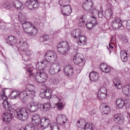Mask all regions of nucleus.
I'll list each match as a JSON object with an SVG mask.
<instances>
[{
    "instance_id": "19",
    "label": "nucleus",
    "mask_w": 130,
    "mask_h": 130,
    "mask_svg": "<svg viewBox=\"0 0 130 130\" xmlns=\"http://www.w3.org/2000/svg\"><path fill=\"white\" fill-rule=\"evenodd\" d=\"M97 25V19L95 18H91L90 21L86 24V28L88 30H91L92 28H94V26Z\"/></svg>"
},
{
    "instance_id": "33",
    "label": "nucleus",
    "mask_w": 130,
    "mask_h": 130,
    "mask_svg": "<svg viewBox=\"0 0 130 130\" xmlns=\"http://www.w3.org/2000/svg\"><path fill=\"white\" fill-rule=\"evenodd\" d=\"M40 107L41 109H43L44 111H48V110H50V108H51V105L49 103H46L44 104H41Z\"/></svg>"
},
{
    "instance_id": "16",
    "label": "nucleus",
    "mask_w": 130,
    "mask_h": 130,
    "mask_svg": "<svg viewBox=\"0 0 130 130\" xmlns=\"http://www.w3.org/2000/svg\"><path fill=\"white\" fill-rule=\"evenodd\" d=\"M61 12L64 16H70L72 14V8L69 5L64 6L61 8Z\"/></svg>"
},
{
    "instance_id": "64",
    "label": "nucleus",
    "mask_w": 130,
    "mask_h": 130,
    "mask_svg": "<svg viewBox=\"0 0 130 130\" xmlns=\"http://www.w3.org/2000/svg\"><path fill=\"white\" fill-rule=\"evenodd\" d=\"M5 22L2 20L0 19V24H4Z\"/></svg>"
},
{
    "instance_id": "31",
    "label": "nucleus",
    "mask_w": 130,
    "mask_h": 130,
    "mask_svg": "<svg viewBox=\"0 0 130 130\" xmlns=\"http://www.w3.org/2000/svg\"><path fill=\"white\" fill-rule=\"evenodd\" d=\"M14 8L17 10H24V5L23 3L19 1H16L14 2Z\"/></svg>"
},
{
    "instance_id": "27",
    "label": "nucleus",
    "mask_w": 130,
    "mask_h": 130,
    "mask_svg": "<svg viewBox=\"0 0 130 130\" xmlns=\"http://www.w3.org/2000/svg\"><path fill=\"white\" fill-rule=\"evenodd\" d=\"M124 100L122 99H118L116 101V105L117 108H123L124 106Z\"/></svg>"
},
{
    "instance_id": "48",
    "label": "nucleus",
    "mask_w": 130,
    "mask_h": 130,
    "mask_svg": "<svg viewBox=\"0 0 130 130\" xmlns=\"http://www.w3.org/2000/svg\"><path fill=\"white\" fill-rule=\"evenodd\" d=\"M99 13V11L97 9H93L92 10V17H91V18H95L96 19V17L98 16Z\"/></svg>"
},
{
    "instance_id": "49",
    "label": "nucleus",
    "mask_w": 130,
    "mask_h": 130,
    "mask_svg": "<svg viewBox=\"0 0 130 130\" xmlns=\"http://www.w3.org/2000/svg\"><path fill=\"white\" fill-rule=\"evenodd\" d=\"M27 92L29 98H34V97H35V94H36L35 90L27 91Z\"/></svg>"
},
{
    "instance_id": "8",
    "label": "nucleus",
    "mask_w": 130,
    "mask_h": 130,
    "mask_svg": "<svg viewBox=\"0 0 130 130\" xmlns=\"http://www.w3.org/2000/svg\"><path fill=\"white\" fill-rule=\"evenodd\" d=\"M111 25L113 30H119L122 27V21L120 18H115L112 20Z\"/></svg>"
},
{
    "instance_id": "6",
    "label": "nucleus",
    "mask_w": 130,
    "mask_h": 130,
    "mask_svg": "<svg viewBox=\"0 0 130 130\" xmlns=\"http://www.w3.org/2000/svg\"><path fill=\"white\" fill-rule=\"evenodd\" d=\"M25 5L26 8L29 10H36L40 7L39 3L34 0H27Z\"/></svg>"
},
{
    "instance_id": "53",
    "label": "nucleus",
    "mask_w": 130,
    "mask_h": 130,
    "mask_svg": "<svg viewBox=\"0 0 130 130\" xmlns=\"http://www.w3.org/2000/svg\"><path fill=\"white\" fill-rule=\"evenodd\" d=\"M25 130H35V127L32 124L26 125Z\"/></svg>"
},
{
    "instance_id": "2",
    "label": "nucleus",
    "mask_w": 130,
    "mask_h": 130,
    "mask_svg": "<svg viewBox=\"0 0 130 130\" xmlns=\"http://www.w3.org/2000/svg\"><path fill=\"white\" fill-rule=\"evenodd\" d=\"M17 47L20 51L23 52L22 58L24 61H28L32 55V51L28 49V44L25 41L18 42Z\"/></svg>"
},
{
    "instance_id": "18",
    "label": "nucleus",
    "mask_w": 130,
    "mask_h": 130,
    "mask_svg": "<svg viewBox=\"0 0 130 130\" xmlns=\"http://www.w3.org/2000/svg\"><path fill=\"white\" fill-rule=\"evenodd\" d=\"M52 94V90L47 89L44 90V92L40 93V96L42 98H54L51 95Z\"/></svg>"
},
{
    "instance_id": "13",
    "label": "nucleus",
    "mask_w": 130,
    "mask_h": 130,
    "mask_svg": "<svg viewBox=\"0 0 130 130\" xmlns=\"http://www.w3.org/2000/svg\"><path fill=\"white\" fill-rule=\"evenodd\" d=\"M50 123L51 122L49 118L47 117H43L42 118V122L40 127H41L42 129H45V128H47V127L50 125Z\"/></svg>"
},
{
    "instance_id": "34",
    "label": "nucleus",
    "mask_w": 130,
    "mask_h": 130,
    "mask_svg": "<svg viewBox=\"0 0 130 130\" xmlns=\"http://www.w3.org/2000/svg\"><path fill=\"white\" fill-rule=\"evenodd\" d=\"M87 42V38L84 36H81L80 37L79 41L78 42V45L83 46L85 45Z\"/></svg>"
},
{
    "instance_id": "51",
    "label": "nucleus",
    "mask_w": 130,
    "mask_h": 130,
    "mask_svg": "<svg viewBox=\"0 0 130 130\" xmlns=\"http://www.w3.org/2000/svg\"><path fill=\"white\" fill-rule=\"evenodd\" d=\"M99 93H102L104 94H107V89L105 87H101L100 90L98 92Z\"/></svg>"
},
{
    "instance_id": "41",
    "label": "nucleus",
    "mask_w": 130,
    "mask_h": 130,
    "mask_svg": "<svg viewBox=\"0 0 130 130\" xmlns=\"http://www.w3.org/2000/svg\"><path fill=\"white\" fill-rule=\"evenodd\" d=\"M11 96L13 99L19 98L20 96V92L17 91H13L11 93Z\"/></svg>"
},
{
    "instance_id": "12",
    "label": "nucleus",
    "mask_w": 130,
    "mask_h": 130,
    "mask_svg": "<svg viewBox=\"0 0 130 130\" xmlns=\"http://www.w3.org/2000/svg\"><path fill=\"white\" fill-rule=\"evenodd\" d=\"M39 108V104L37 102H31L27 106V109L30 112H35Z\"/></svg>"
},
{
    "instance_id": "59",
    "label": "nucleus",
    "mask_w": 130,
    "mask_h": 130,
    "mask_svg": "<svg viewBox=\"0 0 130 130\" xmlns=\"http://www.w3.org/2000/svg\"><path fill=\"white\" fill-rule=\"evenodd\" d=\"M126 28L127 30H130V20H128L126 23Z\"/></svg>"
},
{
    "instance_id": "11",
    "label": "nucleus",
    "mask_w": 130,
    "mask_h": 130,
    "mask_svg": "<svg viewBox=\"0 0 130 130\" xmlns=\"http://www.w3.org/2000/svg\"><path fill=\"white\" fill-rule=\"evenodd\" d=\"M42 121V118H41V117H40V115H39V114H35L32 116V123L34 125H35L36 126H39V127H40Z\"/></svg>"
},
{
    "instance_id": "61",
    "label": "nucleus",
    "mask_w": 130,
    "mask_h": 130,
    "mask_svg": "<svg viewBox=\"0 0 130 130\" xmlns=\"http://www.w3.org/2000/svg\"><path fill=\"white\" fill-rule=\"evenodd\" d=\"M111 43H113V42H114V38L113 37H111Z\"/></svg>"
},
{
    "instance_id": "60",
    "label": "nucleus",
    "mask_w": 130,
    "mask_h": 130,
    "mask_svg": "<svg viewBox=\"0 0 130 130\" xmlns=\"http://www.w3.org/2000/svg\"><path fill=\"white\" fill-rule=\"evenodd\" d=\"M89 114L90 115H94V114H96V112L94 110H92L91 111L89 112Z\"/></svg>"
},
{
    "instance_id": "1",
    "label": "nucleus",
    "mask_w": 130,
    "mask_h": 130,
    "mask_svg": "<svg viewBox=\"0 0 130 130\" xmlns=\"http://www.w3.org/2000/svg\"><path fill=\"white\" fill-rule=\"evenodd\" d=\"M18 20L22 23V28L26 34H28L29 36H35L38 33L37 28L35 26L32 25L31 23L25 22L27 19L26 14L24 13H19L18 16Z\"/></svg>"
},
{
    "instance_id": "42",
    "label": "nucleus",
    "mask_w": 130,
    "mask_h": 130,
    "mask_svg": "<svg viewBox=\"0 0 130 130\" xmlns=\"http://www.w3.org/2000/svg\"><path fill=\"white\" fill-rule=\"evenodd\" d=\"M25 89L27 92H30L31 91H35V86L32 84H28L26 86Z\"/></svg>"
},
{
    "instance_id": "63",
    "label": "nucleus",
    "mask_w": 130,
    "mask_h": 130,
    "mask_svg": "<svg viewBox=\"0 0 130 130\" xmlns=\"http://www.w3.org/2000/svg\"><path fill=\"white\" fill-rule=\"evenodd\" d=\"M109 48L111 49H112L113 48V46H112V45H111V44H109Z\"/></svg>"
},
{
    "instance_id": "62",
    "label": "nucleus",
    "mask_w": 130,
    "mask_h": 130,
    "mask_svg": "<svg viewBox=\"0 0 130 130\" xmlns=\"http://www.w3.org/2000/svg\"><path fill=\"white\" fill-rule=\"evenodd\" d=\"M4 130H11V129H10V127L9 126H6L5 127Z\"/></svg>"
},
{
    "instance_id": "37",
    "label": "nucleus",
    "mask_w": 130,
    "mask_h": 130,
    "mask_svg": "<svg viewBox=\"0 0 130 130\" xmlns=\"http://www.w3.org/2000/svg\"><path fill=\"white\" fill-rule=\"evenodd\" d=\"M45 62V61H41L40 63L37 64L36 67L38 71H44Z\"/></svg>"
},
{
    "instance_id": "28",
    "label": "nucleus",
    "mask_w": 130,
    "mask_h": 130,
    "mask_svg": "<svg viewBox=\"0 0 130 130\" xmlns=\"http://www.w3.org/2000/svg\"><path fill=\"white\" fill-rule=\"evenodd\" d=\"M120 57H121V60L123 62H126V61L128 59L127 52H126V51H124V50L121 51Z\"/></svg>"
},
{
    "instance_id": "56",
    "label": "nucleus",
    "mask_w": 130,
    "mask_h": 130,
    "mask_svg": "<svg viewBox=\"0 0 130 130\" xmlns=\"http://www.w3.org/2000/svg\"><path fill=\"white\" fill-rule=\"evenodd\" d=\"M112 130H122V129L118 125H114L112 127Z\"/></svg>"
},
{
    "instance_id": "24",
    "label": "nucleus",
    "mask_w": 130,
    "mask_h": 130,
    "mask_svg": "<svg viewBox=\"0 0 130 130\" xmlns=\"http://www.w3.org/2000/svg\"><path fill=\"white\" fill-rule=\"evenodd\" d=\"M12 114L9 112H5L3 118V121L5 123H10L12 121Z\"/></svg>"
},
{
    "instance_id": "36",
    "label": "nucleus",
    "mask_w": 130,
    "mask_h": 130,
    "mask_svg": "<svg viewBox=\"0 0 130 130\" xmlns=\"http://www.w3.org/2000/svg\"><path fill=\"white\" fill-rule=\"evenodd\" d=\"M3 105L5 109L8 111H9V110L13 109L12 108V106L8 102V101H4L3 102Z\"/></svg>"
},
{
    "instance_id": "20",
    "label": "nucleus",
    "mask_w": 130,
    "mask_h": 130,
    "mask_svg": "<svg viewBox=\"0 0 130 130\" xmlns=\"http://www.w3.org/2000/svg\"><path fill=\"white\" fill-rule=\"evenodd\" d=\"M68 121V118L64 115H59L57 117V122L59 124L62 125Z\"/></svg>"
},
{
    "instance_id": "40",
    "label": "nucleus",
    "mask_w": 130,
    "mask_h": 130,
    "mask_svg": "<svg viewBox=\"0 0 130 130\" xmlns=\"http://www.w3.org/2000/svg\"><path fill=\"white\" fill-rule=\"evenodd\" d=\"M19 97H20L21 99H22V100H26L27 98H29L28 96V93L27 91H22L19 94Z\"/></svg>"
},
{
    "instance_id": "7",
    "label": "nucleus",
    "mask_w": 130,
    "mask_h": 130,
    "mask_svg": "<svg viewBox=\"0 0 130 130\" xmlns=\"http://www.w3.org/2000/svg\"><path fill=\"white\" fill-rule=\"evenodd\" d=\"M45 58L46 61L49 62H50V61H55L57 59V55L54 51H48L45 55Z\"/></svg>"
},
{
    "instance_id": "39",
    "label": "nucleus",
    "mask_w": 130,
    "mask_h": 130,
    "mask_svg": "<svg viewBox=\"0 0 130 130\" xmlns=\"http://www.w3.org/2000/svg\"><path fill=\"white\" fill-rule=\"evenodd\" d=\"M112 14H113V12H112V10L111 9L107 10L105 13V18H106V19H110V17L112 16Z\"/></svg>"
},
{
    "instance_id": "32",
    "label": "nucleus",
    "mask_w": 130,
    "mask_h": 130,
    "mask_svg": "<svg viewBox=\"0 0 130 130\" xmlns=\"http://www.w3.org/2000/svg\"><path fill=\"white\" fill-rule=\"evenodd\" d=\"M113 84L116 88V89H121L122 88V85H121V82H120V80L117 78H115L113 79Z\"/></svg>"
},
{
    "instance_id": "29",
    "label": "nucleus",
    "mask_w": 130,
    "mask_h": 130,
    "mask_svg": "<svg viewBox=\"0 0 130 130\" xmlns=\"http://www.w3.org/2000/svg\"><path fill=\"white\" fill-rule=\"evenodd\" d=\"M81 34H82V31L79 29H76L72 32L71 35L73 38H79Z\"/></svg>"
},
{
    "instance_id": "46",
    "label": "nucleus",
    "mask_w": 130,
    "mask_h": 130,
    "mask_svg": "<svg viewBox=\"0 0 130 130\" xmlns=\"http://www.w3.org/2000/svg\"><path fill=\"white\" fill-rule=\"evenodd\" d=\"M84 129L85 130H93V124L91 123H86Z\"/></svg>"
},
{
    "instance_id": "30",
    "label": "nucleus",
    "mask_w": 130,
    "mask_h": 130,
    "mask_svg": "<svg viewBox=\"0 0 130 130\" xmlns=\"http://www.w3.org/2000/svg\"><path fill=\"white\" fill-rule=\"evenodd\" d=\"M122 92L126 96L130 95V85H124L122 88Z\"/></svg>"
},
{
    "instance_id": "52",
    "label": "nucleus",
    "mask_w": 130,
    "mask_h": 130,
    "mask_svg": "<svg viewBox=\"0 0 130 130\" xmlns=\"http://www.w3.org/2000/svg\"><path fill=\"white\" fill-rule=\"evenodd\" d=\"M51 82L54 85H57V84H59V79L55 78H52Z\"/></svg>"
},
{
    "instance_id": "21",
    "label": "nucleus",
    "mask_w": 130,
    "mask_h": 130,
    "mask_svg": "<svg viewBox=\"0 0 130 130\" xmlns=\"http://www.w3.org/2000/svg\"><path fill=\"white\" fill-rule=\"evenodd\" d=\"M63 72L66 76L71 77L73 75V73H74V70H73V67L71 66H66L63 70Z\"/></svg>"
},
{
    "instance_id": "10",
    "label": "nucleus",
    "mask_w": 130,
    "mask_h": 130,
    "mask_svg": "<svg viewBox=\"0 0 130 130\" xmlns=\"http://www.w3.org/2000/svg\"><path fill=\"white\" fill-rule=\"evenodd\" d=\"M36 81L38 82V83H44V82H46L48 77H47V74L45 73H37L36 75Z\"/></svg>"
},
{
    "instance_id": "23",
    "label": "nucleus",
    "mask_w": 130,
    "mask_h": 130,
    "mask_svg": "<svg viewBox=\"0 0 130 130\" xmlns=\"http://www.w3.org/2000/svg\"><path fill=\"white\" fill-rule=\"evenodd\" d=\"M100 69L102 72L108 74L111 72V67L106 63H102L100 65Z\"/></svg>"
},
{
    "instance_id": "55",
    "label": "nucleus",
    "mask_w": 130,
    "mask_h": 130,
    "mask_svg": "<svg viewBox=\"0 0 130 130\" xmlns=\"http://www.w3.org/2000/svg\"><path fill=\"white\" fill-rule=\"evenodd\" d=\"M80 23H81V24H84L85 22H86V16H82L80 19H79Z\"/></svg>"
},
{
    "instance_id": "43",
    "label": "nucleus",
    "mask_w": 130,
    "mask_h": 130,
    "mask_svg": "<svg viewBox=\"0 0 130 130\" xmlns=\"http://www.w3.org/2000/svg\"><path fill=\"white\" fill-rule=\"evenodd\" d=\"M25 70L27 75L29 77H31V76H32V68H31V66L29 65H27L25 68Z\"/></svg>"
},
{
    "instance_id": "15",
    "label": "nucleus",
    "mask_w": 130,
    "mask_h": 130,
    "mask_svg": "<svg viewBox=\"0 0 130 130\" xmlns=\"http://www.w3.org/2000/svg\"><path fill=\"white\" fill-rule=\"evenodd\" d=\"M52 97L53 98L56 99V100L58 101L57 103L55 104V106L54 108L58 109V110H62L64 107V105H63L62 103L60 102V99H59V98H58V96L55 94L53 95Z\"/></svg>"
},
{
    "instance_id": "47",
    "label": "nucleus",
    "mask_w": 130,
    "mask_h": 130,
    "mask_svg": "<svg viewBox=\"0 0 130 130\" xmlns=\"http://www.w3.org/2000/svg\"><path fill=\"white\" fill-rule=\"evenodd\" d=\"M50 128L51 130H58L59 127L58 125L56 123H52L50 125Z\"/></svg>"
},
{
    "instance_id": "22",
    "label": "nucleus",
    "mask_w": 130,
    "mask_h": 130,
    "mask_svg": "<svg viewBox=\"0 0 130 130\" xmlns=\"http://www.w3.org/2000/svg\"><path fill=\"white\" fill-rule=\"evenodd\" d=\"M83 8L85 11H91L93 8V2L91 0L87 1L83 5Z\"/></svg>"
},
{
    "instance_id": "4",
    "label": "nucleus",
    "mask_w": 130,
    "mask_h": 130,
    "mask_svg": "<svg viewBox=\"0 0 130 130\" xmlns=\"http://www.w3.org/2000/svg\"><path fill=\"white\" fill-rule=\"evenodd\" d=\"M57 48L58 52H59L60 54L63 55L67 54V53L69 52V50H70V46H69V43H68V42H63L58 44Z\"/></svg>"
},
{
    "instance_id": "25",
    "label": "nucleus",
    "mask_w": 130,
    "mask_h": 130,
    "mask_svg": "<svg viewBox=\"0 0 130 130\" xmlns=\"http://www.w3.org/2000/svg\"><path fill=\"white\" fill-rule=\"evenodd\" d=\"M89 79L92 82H96L99 79V74L97 72H91L89 74Z\"/></svg>"
},
{
    "instance_id": "3",
    "label": "nucleus",
    "mask_w": 130,
    "mask_h": 130,
    "mask_svg": "<svg viewBox=\"0 0 130 130\" xmlns=\"http://www.w3.org/2000/svg\"><path fill=\"white\" fill-rule=\"evenodd\" d=\"M9 111V113L12 115V116L15 115L16 113L17 118L21 121H26L28 119V117H29L27 110L25 108H20L17 109L16 111L15 110V109H11Z\"/></svg>"
},
{
    "instance_id": "14",
    "label": "nucleus",
    "mask_w": 130,
    "mask_h": 130,
    "mask_svg": "<svg viewBox=\"0 0 130 130\" xmlns=\"http://www.w3.org/2000/svg\"><path fill=\"white\" fill-rule=\"evenodd\" d=\"M73 61L76 64L82 63L84 61V55L81 53L76 54L73 57Z\"/></svg>"
},
{
    "instance_id": "50",
    "label": "nucleus",
    "mask_w": 130,
    "mask_h": 130,
    "mask_svg": "<svg viewBox=\"0 0 130 130\" xmlns=\"http://www.w3.org/2000/svg\"><path fill=\"white\" fill-rule=\"evenodd\" d=\"M48 39H49V36L48 35H44L40 37V41H41V42H43L44 41H47Z\"/></svg>"
},
{
    "instance_id": "5",
    "label": "nucleus",
    "mask_w": 130,
    "mask_h": 130,
    "mask_svg": "<svg viewBox=\"0 0 130 130\" xmlns=\"http://www.w3.org/2000/svg\"><path fill=\"white\" fill-rule=\"evenodd\" d=\"M62 67L60 66V63L58 62L56 63V66L53 64L50 66L49 69V73L50 75L54 76V75H57L61 72Z\"/></svg>"
},
{
    "instance_id": "9",
    "label": "nucleus",
    "mask_w": 130,
    "mask_h": 130,
    "mask_svg": "<svg viewBox=\"0 0 130 130\" xmlns=\"http://www.w3.org/2000/svg\"><path fill=\"white\" fill-rule=\"evenodd\" d=\"M113 120L116 124H122L124 121V116L121 114H115L113 115Z\"/></svg>"
},
{
    "instance_id": "26",
    "label": "nucleus",
    "mask_w": 130,
    "mask_h": 130,
    "mask_svg": "<svg viewBox=\"0 0 130 130\" xmlns=\"http://www.w3.org/2000/svg\"><path fill=\"white\" fill-rule=\"evenodd\" d=\"M4 7L6 10H13L15 8V4L13 2L6 1L4 3Z\"/></svg>"
},
{
    "instance_id": "57",
    "label": "nucleus",
    "mask_w": 130,
    "mask_h": 130,
    "mask_svg": "<svg viewBox=\"0 0 130 130\" xmlns=\"http://www.w3.org/2000/svg\"><path fill=\"white\" fill-rule=\"evenodd\" d=\"M98 16H99V18H105V15H104V13L102 11H100V12H99Z\"/></svg>"
},
{
    "instance_id": "54",
    "label": "nucleus",
    "mask_w": 130,
    "mask_h": 130,
    "mask_svg": "<svg viewBox=\"0 0 130 130\" xmlns=\"http://www.w3.org/2000/svg\"><path fill=\"white\" fill-rule=\"evenodd\" d=\"M2 92L3 93V94H2V98L4 100V101H7V99H8V97L7 95H6V93H5V89L2 90Z\"/></svg>"
},
{
    "instance_id": "45",
    "label": "nucleus",
    "mask_w": 130,
    "mask_h": 130,
    "mask_svg": "<svg viewBox=\"0 0 130 130\" xmlns=\"http://www.w3.org/2000/svg\"><path fill=\"white\" fill-rule=\"evenodd\" d=\"M98 97L100 100H104L107 97V94L98 92Z\"/></svg>"
},
{
    "instance_id": "44",
    "label": "nucleus",
    "mask_w": 130,
    "mask_h": 130,
    "mask_svg": "<svg viewBox=\"0 0 130 130\" xmlns=\"http://www.w3.org/2000/svg\"><path fill=\"white\" fill-rule=\"evenodd\" d=\"M70 2H71V0H59V5L61 7H64V6H67L66 5H68Z\"/></svg>"
},
{
    "instance_id": "35",
    "label": "nucleus",
    "mask_w": 130,
    "mask_h": 130,
    "mask_svg": "<svg viewBox=\"0 0 130 130\" xmlns=\"http://www.w3.org/2000/svg\"><path fill=\"white\" fill-rule=\"evenodd\" d=\"M86 123V121H85V120L80 119L77 121V126L78 127H79V128H85Z\"/></svg>"
},
{
    "instance_id": "58",
    "label": "nucleus",
    "mask_w": 130,
    "mask_h": 130,
    "mask_svg": "<svg viewBox=\"0 0 130 130\" xmlns=\"http://www.w3.org/2000/svg\"><path fill=\"white\" fill-rule=\"evenodd\" d=\"M121 40L123 43H127V42H128L127 39L125 37H123Z\"/></svg>"
},
{
    "instance_id": "17",
    "label": "nucleus",
    "mask_w": 130,
    "mask_h": 130,
    "mask_svg": "<svg viewBox=\"0 0 130 130\" xmlns=\"http://www.w3.org/2000/svg\"><path fill=\"white\" fill-rule=\"evenodd\" d=\"M7 43L8 45L15 46L17 44V38L13 36H9L7 39Z\"/></svg>"
},
{
    "instance_id": "38",
    "label": "nucleus",
    "mask_w": 130,
    "mask_h": 130,
    "mask_svg": "<svg viewBox=\"0 0 130 130\" xmlns=\"http://www.w3.org/2000/svg\"><path fill=\"white\" fill-rule=\"evenodd\" d=\"M110 112V108L108 106H104L103 107V112L102 114L103 115H105V114H108Z\"/></svg>"
}]
</instances>
